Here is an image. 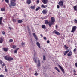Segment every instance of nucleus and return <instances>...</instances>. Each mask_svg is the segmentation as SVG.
I'll use <instances>...</instances> for the list:
<instances>
[{
    "instance_id": "nucleus-45",
    "label": "nucleus",
    "mask_w": 77,
    "mask_h": 77,
    "mask_svg": "<svg viewBox=\"0 0 77 77\" xmlns=\"http://www.w3.org/2000/svg\"><path fill=\"white\" fill-rule=\"evenodd\" d=\"M57 8L58 9H59V8H60V7L59 6V5H57Z\"/></svg>"
},
{
    "instance_id": "nucleus-11",
    "label": "nucleus",
    "mask_w": 77,
    "mask_h": 77,
    "mask_svg": "<svg viewBox=\"0 0 77 77\" xmlns=\"http://www.w3.org/2000/svg\"><path fill=\"white\" fill-rule=\"evenodd\" d=\"M42 2L44 4H47V3L48 2V0H42Z\"/></svg>"
},
{
    "instance_id": "nucleus-12",
    "label": "nucleus",
    "mask_w": 77,
    "mask_h": 77,
    "mask_svg": "<svg viewBox=\"0 0 77 77\" xmlns=\"http://www.w3.org/2000/svg\"><path fill=\"white\" fill-rule=\"evenodd\" d=\"M33 36L35 38V39L36 40H38V38H37V37L36 36V34H35V33H33Z\"/></svg>"
},
{
    "instance_id": "nucleus-46",
    "label": "nucleus",
    "mask_w": 77,
    "mask_h": 77,
    "mask_svg": "<svg viewBox=\"0 0 77 77\" xmlns=\"http://www.w3.org/2000/svg\"><path fill=\"white\" fill-rule=\"evenodd\" d=\"M44 39L45 40H47V38H46V37H44Z\"/></svg>"
},
{
    "instance_id": "nucleus-54",
    "label": "nucleus",
    "mask_w": 77,
    "mask_h": 77,
    "mask_svg": "<svg viewBox=\"0 0 77 77\" xmlns=\"http://www.w3.org/2000/svg\"><path fill=\"white\" fill-rule=\"evenodd\" d=\"M40 36H41V37H43V36L42 35V34H41V35H40Z\"/></svg>"
},
{
    "instance_id": "nucleus-3",
    "label": "nucleus",
    "mask_w": 77,
    "mask_h": 77,
    "mask_svg": "<svg viewBox=\"0 0 77 77\" xmlns=\"http://www.w3.org/2000/svg\"><path fill=\"white\" fill-rule=\"evenodd\" d=\"M4 58L5 60H8V61H11V60H13V58L10 57L8 56H5Z\"/></svg>"
},
{
    "instance_id": "nucleus-51",
    "label": "nucleus",
    "mask_w": 77,
    "mask_h": 77,
    "mask_svg": "<svg viewBox=\"0 0 77 77\" xmlns=\"http://www.w3.org/2000/svg\"><path fill=\"white\" fill-rule=\"evenodd\" d=\"M5 63H3V64H2V66H5Z\"/></svg>"
},
{
    "instance_id": "nucleus-40",
    "label": "nucleus",
    "mask_w": 77,
    "mask_h": 77,
    "mask_svg": "<svg viewBox=\"0 0 77 77\" xmlns=\"http://www.w3.org/2000/svg\"><path fill=\"white\" fill-rule=\"evenodd\" d=\"M36 3H37V4L39 3V0H38L36 1Z\"/></svg>"
},
{
    "instance_id": "nucleus-58",
    "label": "nucleus",
    "mask_w": 77,
    "mask_h": 77,
    "mask_svg": "<svg viewBox=\"0 0 77 77\" xmlns=\"http://www.w3.org/2000/svg\"><path fill=\"white\" fill-rule=\"evenodd\" d=\"M74 72H76V71H75V70H74Z\"/></svg>"
},
{
    "instance_id": "nucleus-60",
    "label": "nucleus",
    "mask_w": 77,
    "mask_h": 77,
    "mask_svg": "<svg viewBox=\"0 0 77 77\" xmlns=\"http://www.w3.org/2000/svg\"><path fill=\"white\" fill-rule=\"evenodd\" d=\"M68 42H70V40H69Z\"/></svg>"
},
{
    "instance_id": "nucleus-42",
    "label": "nucleus",
    "mask_w": 77,
    "mask_h": 77,
    "mask_svg": "<svg viewBox=\"0 0 77 77\" xmlns=\"http://www.w3.org/2000/svg\"><path fill=\"white\" fill-rule=\"evenodd\" d=\"M17 51L16 50L14 51V53H17Z\"/></svg>"
},
{
    "instance_id": "nucleus-57",
    "label": "nucleus",
    "mask_w": 77,
    "mask_h": 77,
    "mask_svg": "<svg viewBox=\"0 0 77 77\" xmlns=\"http://www.w3.org/2000/svg\"><path fill=\"white\" fill-rule=\"evenodd\" d=\"M56 28H57V25H56Z\"/></svg>"
},
{
    "instance_id": "nucleus-35",
    "label": "nucleus",
    "mask_w": 77,
    "mask_h": 77,
    "mask_svg": "<svg viewBox=\"0 0 77 77\" xmlns=\"http://www.w3.org/2000/svg\"><path fill=\"white\" fill-rule=\"evenodd\" d=\"M9 42H13V40L11 39L9 40Z\"/></svg>"
},
{
    "instance_id": "nucleus-19",
    "label": "nucleus",
    "mask_w": 77,
    "mask_h": 77,
    "mask_svg": "<svg viewBox=\"0 0 77 77\" xmlns=\"http://www.w3.org/2000/svg\"><path fill=\"white\" fill-rule=\"evenodd\" d=\"M26 3H27V4H30V3H31V0H27Z\"/></svg>"
},
{
    "instance_id": "nucleus-34",
    "label": "nucleus",
    "mask_w": 77,
    "mask_h": 77,
    "mask_svg": "<svg viewBox=\"0 0 77 77\" xmlns=\"http://www.w3.org/2000/svg\"><path fill=\"white\" fill-rule=\"evenodd\" d=\"M38 74L39 73H38L37 72H36L34 74V75H35V76H37V75H38Z\"/></svg>"
},
{
    "instance_id": "nucleus-31",
    "label": "nucleus",
    "mask_w": 77,
    "mask_h": 77,
    "mask_svg": "<svg viewBox=\"0 0 77 77\" xmlns=\"http://www.w3.org/2000/svg\"><path fill=\"white\" fill-rule=\"evenodd\" d=\"M16 47H17V46H16V45H14L13 46L12 48L13 49H15V48H16Z\"/></svg>"
},
{
    "instance_id": "nucleus-22",
    "label": "nucleus",
    "mask_w": 77,
    "mask_h": 77,
    "mask_svg": "<svg viewBox=\"0 0 77 77\" xmlns=\"http://www.w3.org/2000/svg\"><path fill=\"white\" fill-rule=\"evenodd\" d=\"M64 48L66 49V50H67V49H68V48H69V47H67L66 46V45H64Z\"/></svg>"
},
{
    "instance_id": "nucleus-44",
    "label": "nucleus",
    "mask_w": 77,
    "mask_h": 77,
    "mask_svg": "<svg viewBox=\"0 0 77 77\" xmlns=\"http://www.w3.org/2000/svg\"><path fill=\"white\" fill-rule=\"evenodd\" d=\"M5 71L6 72H7V71H8V70H7V69H6V66H5Z\"/></svg>"
},
{
    "instance_id": "nucleus-16",
    "label": "nucleus",
    "mask_w": 77,
    "mask_h": 77,
    "mask_svg": "<svg viewBox=\"0 0 77 77\" xmlns=\"http://www.w3.org/2000/svg\"><path fill=\"white\" fill-rule=\"evenodd\" d=\"M37 45L39 48H41V45H40V44L39 43L37 42L36 43Z\"/></svg>"
},
{
    "instance_id": "nucleus-38",
    "label": "nucleus",
    "mask_w": 77,
    "mask_h": 77,
    "mask_svg": "<svg viewBox=\"0 0 77 77\" xmlns=\"http://www.w3.org/2000/svg\"><path fill=\"white\" fill-rule=\"evenodd\" d=\"M0 77H4V75L2 74L0 75Z\"/></svg>"
},
{
    "instance_id": "nucleus-62",
    "label": "nucleus",
    "mask_w": 77,
    "mask_h": 77,
    "mask_svg": "<svg viewBox=\"0 0 77 77\" xmlns=\"http://www.w3.org/2000/svg\"><path fill=\"white\" fill-rule=\"evenodd\" d=\"M53 73L54 74H54V72H53Z\"/></svg>"
},
{
    "instance_id": "nucleus-63",
    "label": "nucleus",
    "mask_w": 77,
    "mask_h": 77,
    "mask_svg": "<svg viewBox=\"0 0 77 77\" xmlns=\"http://www.w3.org/2000/svg\"><path fill=\"white\" fill-rule=\"evenodd\" d=\"M22 47H24V46H22Z\"/></svg>"
},
{
    "instance_id": "nucleus-47",
    "label": "nucleus",
    "mask_w": 77,
    "mask_h": 77,
    "mask_svg": "<svg viewBox=\"0 0 77 77\" xmlns=\"http://www.w3.org/2000/svg\"><path fill=\"white\" fill-rule=\"evenodd\" d=\"M47 42L48 44H49V43H50V41L49 40L47 41Z\"/></svg>"
},
{
    "instance_id": "nucleus-39",
    "label": "nucleus",
    "mask_w": 77,
    "mask_h": 77,
    "mask_svg": "<svg viewBox=\"0 0 77 77\" xmlns=\"http://www.w3.org/2000/svg\"><path fill=\"white\" fill-rule=\"evenodd\" d=\"M21 45H25V43L22 42Z\"/></svg>"
},
{
    "instance_id": "nucleus-2",
    "label": "nucleus",
    "mask_w": 77,
    "mask_h": 77,
    "mask_svg": "<svg viewBox=\"0 0 77 77\" xmlns=\"http://www.w3.org/2000/svg\"><path fill=\"white\" fill-rule=\"evenodd\" d=\"M15 2H16V0H10V5H11V6H13V7H14V6H15L17 5V4H16Z\"/></svg>"
},
{
    "instance_id": "nucleus-21",
    "label": "nucleus",
    "mask_w": 77,
    "mask_h": 77,
    "mask_svg": "<svg viewBox=\"0 0 77 77\" xmlns=\"http://www.w3.org/2000/svg\"><path fill=\"white\" fill-rule=\"evenodd\" d=\"M45 24H48L49 23V22L48 21V20H46L45 21Z\"/></svg>"
},
{
    "instance_id": "nucleus-37",
    "label": "nucleus",
    "mask_w": 77,
    "mask_h": 77,
    "mask_svg": "<svg viewBox=\"0 0 77 77\" xmlns=\"http://www.w3.org/2000/svg\"><path fill=\"white\" fill-rule=\"evenodd\" d=\"M8 5H9V6L10 8H12V6H11V5H10V4H9H9H8Z\"/></svg>"
},
{
    "instance_id": "nucleus-36",
    "label": "nucleus",
    "mask_w": 77,
    "mask_h": 77,
    "mask_svg": "<svg viewBox=\"0 0 77 77\" xmlns=\"http://www.w3.org/2000/svg\"><path fill=\"white\" fill-rule=\"evenodd\" d=\"M74 22L75 23H77V19H75L74 20Z\"/></svg>"
},
{
    "instance_id": "nucleus-53",
    "label": "nucleus",
    "mask_w": 77,
    "mask_h": 77,
    "mask_svg": "<svg viewBox=\"0 0 77 77\" xmlns=\"http://www.w3.org/2000/svg\"><path fill=\"white\" fill-rule=\"evenodd\" d=\"M74 75H77V74H75V72L74 73Z\"/></svg>"
},
{
    "instance_id": "nucleus-17",
    "label": "nucleus",
    "mask_w": 77,
    "mask_h": 77,
    "mask_svg": "<svg viewBox=\"0 0 77 77\" xmlns=\"http://www.w3.org/2000/svg\"><path fill=\"white\" fill-rule=\"evenodd\" d=\"M41 8H47V5H44L43 4H42L41 6Z\"/></svg>"
},
{
    "instance_id": "nucleus-10",
    "label": "nucleus",
    "mask_w": 77,
    "mask_h": 77,
    "mask_svg": "<svg viewBox=\"0 0 77 77\" xmlns=\"http://www.w3.org/2000/svg\"><path fill=\"white\" fill-rule=\"evenodd\" d=\"M38 67H39L41 66V63L40 61L38 60V64H37Z\"/></svg>"
},
{
    "instance_id": "nucleus-1",
    "label": "nucleus",
    "mask_w": 77,
    "mask_h": 77,
    "mask_svg": "<svg viewBox=\"0 0 77 77\" xmlns=\"http://www.w3.org/2000/svg\"><path fill=\"white\" fill-rule=\"evenodd\" d=\"M64 3V0H60L58 3V4L62 8H65V5H63Z\"/></svg>"
},
{
    "instance_id": "nucleus-28",
    "label": "nucleus",
    "mask_w": 77,
    "mask_h": 77,
    "mask_svg": "<svg viewBox=\"0 0 77 77\" xmlns=\"http://www.w3.org/2000/svg\"><path fill=\"white\" fill-rule=\"evenodd\" d=\"M40 9H41V7H38L36 9V11H38V10H39Z\"/></svg>"
},
{
    "instance_id": "nucleus-55",
    "label": "nucleus",
    "mask_w": 77,
    "mask_h": 77,
    "mask_svg": "<svg viewBox=\"0 0 77 77\" xmlns=\"http://www.w3.org/2000/svg\"><path fill=\"white\" fill-rule=\"evenodd\" d=\"M9 29H10V30H11V27H9Z\"/></svg>"
},
{
    "instance_id": "nucleus-5",
    "label": "nucleus",
    "mask_w": 77,
    "mask_h": 77,
    "mask_svg": "<svg viewBox=\"0 0 77 77\" xmlns=\"http://www.w3.org/2000/svg\"><path fill=\"white\" fill-rule=\"evenodd\" d=\"M53 33H55V34H56V35H60V33L59 32L56 31V30L53 31Z\"/></svg>"
},
{
    "instance_id": "nucleus-27",
    "label": "nucleus",
    "mask_w": 77,
    "mask_h": 77,
    "mask_svg": "<svg viewBox=\"0 0 77 77\" xmlns=\"http://www.w3.org/2000/svg\"><path fill=\"white\" fill-rule=\"evenodd\" d=\"M1 11H5V8H2L1 9Z\"/></svg>"
},
{
    "instance_id": "nucleus-6",
    "label": "nucleus",
    "mask_w": 77,
    "mask_h": 77,
    "mask_svg": "<svg viewBox=\"0 0 77 77\" xmlns=\"http://www.w3.org/2000/svg\"><path fill=\"white\" fill-rule=\"evenodd\" d=\"M34 57H33V59L34 62H35L36 63H37V56H36L35 55H34Z\"/></svg>"
},
{
    "instance_id": "nucleus-18",
    "label": "nucleus",
    "mask_w": 77,
    "mask_h": 77,
    "mask_svg": "<svg viewBox=\"0 0 77 77\" xmlns=\"http://www.w3.org/2000/svg\"><path fill=\"white\" fill-rule=\"evenodd\" d=\"M27 28L28 30V33H29V34H31V32H30V28H29V26H27Z\"/></svg>"
},
{
    "instance_id": "nucleus-24",
    "label": "nucleus",
    "mask_w": 77,
    "mask_h": 77,
    "mask_svg": "<svg viewBox=\"0 0 77 77\" xmlns=\"http://www.w3.org/2000/svg\"><path fill=\"white\" fill-rule=\"evenodd\" d=\"M35 5H34V6H31L30 7V8L32 9H35Z\"/></svg>"
},
{
    "instance_id": "nucleus-23",
    "label": "nucleus",
    "mask_w": 77,
    "mask_h": 77,
    "mask_svg": "<svg viewBox=\"0 0 77 77\" xmlns=\"http://www.w3.org/2000/svg\"><path fill=\"white\" fill-rule=\"evenodd\" d=\"M55 69L57 70V71H58V72H60V71H59V69H58L57 68V67H55Z\"/></svg>"
},
{
    "instance_id": "nucleus-8",
    "label": "nucleus",
    "mask_w": 77,
    "mask_h": 77,
    "mask_svg": "<svg viewBox=\"0 0 77 77\" xmlns=\"http://www.w3.org/2000/svg\"><path fill=\"white\" fill-rule=\"evenodd\" d=\"M51 23H54L55 22V19H54V17H52L51 18Z\"/></svg>"
},
{
    "instance_id": "nucleus-33",
    "label": "nucleus",
    "mask_w": 77,
    "mask_h": 77,
    "mask_svg": "<svg viewBox=\"0 0 77 77\" xmlns=\"http://www.w3.org/2000/svg\"><path fill=\"white\" fill-rule=\"evenodd\" d=\"M5 2H6L7 3H8V4H9V0H5Z\"/></svg>"
},
{
    "instance_id": "nucleus-15",
    "label": "nucleus",
    "mask_w": 77,
    "mask_h": 77,
    "mask_svg": "<svg viewBox=\"0 0 77 77\" xmlns=\"http://www.w3.org/2000/svg\"><path fill=\"white\" fill-rule=\"evenodd\" d=\"M69 50H67V51H66L64 52L65 53H64V56H66V54H67V53H68L69 52Z\"/></svg>"
},
{
    "instance_id": "nucleus-48",
    "label": "nucleus",
    "mask_w": 77,
    "mask_h": 77,
    "mask_svg": "<svg viewBox=\"0 0 77 77\" xmlns=\"http://www.w3.org/2000/svg\"><path fill=\"white\" fill-rule=\"evenodd\" d=\"M3 18V17H0V20L2 21V19Z\"/></svg>"
},
{
    "instance_id": "nucleus-61",
    "label": "nucleus",
    "mask_w": 77,
    "mask_h": 77,
    "mask_svg": "<svg viewBox=\"0 0 77 77\" xmlns=\"http://www.w3.org/2000/svg\"><path fill=\"white\" fill-rule=\"evenodd\" d=\"M2 68H3V67L2 66Z\"/></svg>"
},
{
    "instance_id": "nucleus-52",
    "label": "nucleus",
    "mask_w": 77,
    "mask_h": 77,
    "mask_svg": "<svg viewBox=\"0 0 77 77\" xmlns=\"http://www.w3.org/2000/svg\"><path fill=\"white\" fill-rule=\"evenodd\" d=\"M2 24V20H0V25Z\"/></svg>"
},
{
    "instance_id": "nucleus-64",
    "label": "nucleus",
    "mask_w": 77,
    "mask_h": 77,
    "mask_svg": "<svg viewBox=\"0 0 77 77\" xmlns=\"http://www.w3.org/2000/svg\"><path fill=\"white\" fill-rule=\"evenodd\" d=\"M0 69H1V68H0Z\"/></svg>"
},
{
    "instance_id": "nucleus-26",
    "label": "nucleus",
    "mask_w": 77,
    "mask_h": 77,
    "mask_svg": "<svg viewBox=\"0 0 77 77\" xmlns=\"http://www.w3.org/2000/svg\"><path fill=\"white\" fill-rule=\"evenodd\" d=\"M23 22V20H18V23H21Z\"/></svg>"
},
{
    "instance_id": "nucleus-30",
    "label": "nucleus",
    "mask_w": 77,
    "mask_h": 77,
    "mask_svg": "<svg viewBox=\"0 0 77 77\" xmlns=\"http://www.w3.org/2000/svg\"><path fill=\"white\" fill-rule=\"evenodd\" d=\"M73 8L74 9V11H77V8H76V6H75L73 7Z\"/></svg>"
},
{
    "instance_id": "nucleus-56",
    "label": "nucleus",
    "mask_w": 77,
    "mask_h": 77,
    "mask_svg": "<svg viewBox=\"0 0 77 77\" xmlns=\"http://www.w3.org/2000/svg\"><path fill=\"white\" fill-rule=\"evenodd\" d=\"M19 50V48H18L16 50L17 51H18V50Z\"/></svg>"
},
{
    "instance_id": "nucleus-29",
    "label": "nucleus",
    "mask_w": 77,
    "mask_h": 77,
    "mask_svg": "<svg viewBox=\"0 0 77 77\" xmlns=\"http://www.w3.org/2000/svg\"><path fill=\"white\" fill-rule=\"evenodd\" d=\"M3 39H2V38H1L0 40V43L2 44V42H3Z\"/></svg>"
},
{
    "instance_id": "nucleus-41",
    "label": "nucleus",
    "mask_w": 77,
    "mask_h": 77,
    "mask_svg": "<svg viewBox=\"0 0 77 77\" xmlns=\"http://www.w3.org/2000/svg\"><path fill=\"white\" fill-rule=\"evenodd\" d=\"M13 22H16V20L15 19H13Z\"/></svg>"
},
{
    "instance_id": "nucleus-59",
    "label": "nucleus",
    "mask_w": 77,
    "mask_h": 77,
    "mask_svg": "<svg viewBox=\"0 0 77 77\" xmlns=\"http://www.w3.org/2000/svg\"><path fill=\"white\" fill-rule=\"evenodd\" d=\"M76 10H77V5L76 6Z\"/></svg>"
},
{
    "instance_id": "nucleus-14",
    "label": "nucleus",
    "mask_w": 77,
    "mask_h": 77,
    "mask_svg": "<svg viewBox=\"0 0 77 77\" xmlns=\"http://www.w3.org/2000/svg\"><path fill=\"white\" fill-rule=\"evenodd\" d=\"M67 56H72V52L70 51L69 53L67 54Z\"/></svg>"
},
{
    "instance_id": "nucleus-43",
    "label": "nucleus",
    "mask_w": 77,
    "mask_h": 77,
    "mask_svg": "<svg viewBox=\"0 0 77 77\" xmlns=\"http://www.w3.org/2000/svg\"><path fill=\"white\" fill-rule=\"evenodd\" d=\"M3 63V62H2V60H0V63L2 65V63Z\"/></svg>"
},
{
    "instance_id": "nucleus-9",
    "label": "nucleus",
    "mask_w": 77,
    "mask_h": 77,
    "mask_svg": "<svg viewBox=\"0 0 77 77\" xmlns=\"http://www.w3.org/2000/svg\"><path fill=\"white\" fill-rule=\"evenodd\" d=\"M47 12H48L47 10H43L42 11V13H43V14H44L45 15V14H47Z\"/></svg>"
},
{
    "instance_id": "nucleus-25",
    "label": "nucleus",
    "mask_w": 77,
    "mask_h": 77,
    "mask_svg": "<svg viewBox=\"0 0 77 77\" xmlns=\"http://www.w3.org/2000/svg\"><path fill=\"white\" fill-rule=\"evenodd\" d=\"M42 29H45V28H46L45 25H43L42 26Z\"/></svg>"
},
{
    "instance_id": "nucleus-13",
    "label": "nucleus",
    "mask_w": 77,
    "mask_h": 77,
    "mask_svg": "<svg viewBox=\"0 0 77 77\" xmlns=\"http://www.w3.org/2000/svg\"><path fill=\"white\" fill-rule=\"evenodd\" d=\"M3 50L4 51L7 52V51H8V48H3Z\"/></svg>"
},
{
    "instance_id": "nucleus-4",
    "label": "nucleus",
    "mask_w": 77,
    "mask_h": 77,
    "mask_svg": "<svg viewBox=\"0 0 77 77\" xmlns=\"http://www.w3.org/2000/svg\"><path fill=\"white\" fill-rule=\"evenodd\" d=\"M76 29H77V26H73L72 27V30L71 31V32L72 33L73 32H75V30H76Z\"/></svg>"
},
{
    "instance_id": "nucleus-32",
    "label": "nucleus",
    "mask_w": 77,
    "mask_h": 77,
    "mask_svg": "<svg viewBox=\"0 0 77 77\" xmlns=\"http://www.w3.org/2000/svg\"><path fill=\"white\" fill-rule=\"evenodd\" d=\"M43 59L44 61V60H46L45 56L44 55L43 56Z\"/></svg>"
},
{
    "instance_id": "nucleus-49",
    "label": "nucleus",
    "mask_w": 77,
    "mask_h": 77,
    "mask_svg": "<svg viewBox=\"0 0 77 77\" xmlns=\"http://www.w3.org/2000/svg\"><path fill=\"white\" fill-rule=\"evenodd\" d=\"M2 33L3 35H5V32L4 31L2 32Z\"/></svg>"
},
{
    "instance_id": "nucleus-20",
    "label": "nucleus",
    "mask_w": 77,
    "mask_h": 77,
    "mask_svg": "<svg viewBox=\"0 0 77 77\" xmlns=\"http://www.w3.org/2000/svg\"><path fill=\"white\" fill-rule=\"evenodd\" d=\"M48 24L50 27H51V25L54 23L52 22H51L50 23H49Z\"/></svg>"
},
{
    "instance_id": "nucleus-7",
    "label": "nucleus",
    "mask_w": 77,
    "mask_h": 77,
    "mask_svg": "<svg viewBox=\"0 0 77 77\" xmlns=\"http://www.w3.org/2000/svg\"><path fill=\"white\" fill-rule=\"evenodd\" d=\"M58 67L60 68V69L63 72V73H65V71H64V69H63V67H62L60 65H58Z\"/></svg>"
},
{
    "instance_id": "nucleus-50",
    "label": "nucleus",
    "mask_w": 77,
    "mask_h": 77,
    "mask_svg": "<svg viewBox=\"0 0 77 77\" xmlns=\"http://www.w3.org/2000/svg\"><path fill=\"white\" fill-rule=\"evenodd\" d=\"M73 51L74 52H75L76 51V48H75L74 50H73Z\"/></svg>"
}]
</instances>
